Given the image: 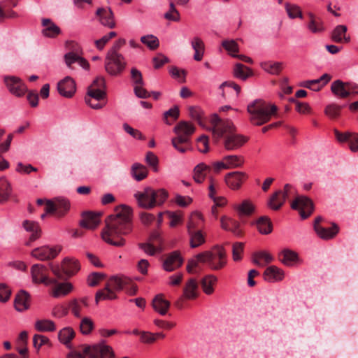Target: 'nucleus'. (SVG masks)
Masks as SVG:
<instances>
[{"label":"nucleus","instance_id":"obj_1","mask_svg":"<svg viewBox=\"0 0 358 358\" xmlns=\"http://www.w3.org/2000/svg\"><path fill=\"white\" fill-rule=\"evenodd\" d=\"M131 215L132 210L127 205L115 207L114 213L106 219V227L101 233L103 241L116 247L124 246L125 240L122 236L132 231Z\"/></svg>","mask_w":358,"mask_h":358},{"label":"nucleus","instance_id":"obj_2","mask_svg":"<svg viewBox=\"0 0 358 358\" xmlns=\"http://www.w3.org/2000/svg\"><path fill=\"white\" fill-rule=\"evenodd\" d=\"M210 122L213 135L217 138L223 137L225 150H238L248 141L246 136L235 132L236 129L231 120H222L217 114L214 113L211 115Z\"/></svg>","mask_w":358,"mask_h":358},{"label":"nucleus","instance_id":"obj_3","mask_svg":"<svg viewBox=\"0 0 358 358\" xmlns=\"http://www.w3.org/2000/svg\"><path fill=\"white\" fill-rule=\"evenodd\" d=\"M199 264L206 265L212 270H220L227 264V253L223 246L216 245L209 250H205L194 255L188 260L187 271L192 273Z\"/></svg>","mask_w":358,"mask_h":358},{"label":"nucleus","instance_id":"obj_4","mask_svg":"<svg viewBox=\"0 0 358 358\" xmlns=\"http://www.w3.org/2000/svg\"><path fill=\"white\" fill-rule=\"evenodd\" d=\"M250 122L257 126L262 125L270 120L277 111V106L270 105L262 99H256L247 107Z\"/></svg>","mask_w":358,"mask_h":358},{"label":"nucleus","instance_id":"obj_5","mask_svg":"<svg viewBox=\"0 0 358 358\" xmlns=\"http://www.w3.org/2000/svg\"><path fill=\"white\" fill-rule=\"evenodd\" d=\"M134 196L138 206L150 210L162 205L168 197V193L164 189L155 190L150 187H146L135 192Z\"/></svg>","mask_w":358,"mask_h":358},{"label":"nucleus","instance_id":"obj_6","mask_svg":"<svg viewBox=\"0 0 358 358\" xmlns=\"http://www.w3.org/2000/svg\"><path fill=\"white\" fill-rule=\"evenodd\" d=\"M176 136L171 140L172 145L181 153L185 152L189 145L190 137L195 131L194 126L187 121L179 122L173 128Z\"/></svg>","mask_w":358,"mask_h":358},{"label":"nucleus","instance_id":"obj_7","mask_svg":"<svg viewBox=\"0 0 358 358\" xmlns=\"http://www.w3.org/2000/svg\"><path fill=\"white\" fill-rule=\"evenodd\" d=\"M114 358L115 352L113 348L101 341L97 344L92 345H85L83 352L73 351L70 353L72 358Z\"/></svg>","mask_w":358,"mask_h":358},{"label":"nucleus","instance_id":"obj_8","mask_svg":"<svg viewBox=\"0 0 358 358\" xmlns=\"http://www.w3.org/2000/svg\"><path fill=\"white\" fill-rule=\"evenodd\" d=\"M127 62L122 54L106 53L105 70L111 76H118L125 69Z\"/></svg>","mask_w":358,"mask_h":358},{"label":"nucleus","instance_id":"obj_9","mask_svg":"<svg viewBox=\"0 0 358 358\" xmlns=\"http://www.w3.org/2000/svg\"><path fill=\"white\" fill-rule=\"evenodd\" d=\"M106 93L103 89L89 87L85 97L86 103L93 109L102 108L106 103L103 101Z\"/></svg>","mask_w":358,"mask_h":358},{"label":"nucleus","instance_id":"obj_10","mask_svg":"<svg viewBox=\"0 0 358 358\" xmlns=\"http://www.w3.org/2000/svg\"><path fill=\"white\" fill-rule=\"evenodd\" d=\"M69 208L70 203L64 198H57L55 201H45V210L46 213H55L58 217H62Z\"/></svg>","mask_w":358,"mask_h":358},{"label":"nucleus","instance_id":"obj_11","mask_svg":"<svg viewBox=\"0 0 358 358\" xmlns=\"http://www.w3.org/2000/svg\"><path fill=\"white\" fill-rule=\"evenodd\" d=\"M62 250V247L55 245L49 247L44 245L35 248L31 251V256L40 261H45L56 257Z\"/></svg>","mask_w":358,"mask_h":358},{"label":"nucleus","instance_id":"obj_12","mask_svg":"<svg viewBox=\"0 0 358 358\" xmlns=\"http://www.w3.org/2000/svg\"><path fill=\"white\" fill-rule=\"evenodd\" d=\"M292 209L297 210L302 219H306L310 216L313 211V203L312 201L306 196H299L294 201L291 205Z\"/></svg>","mask_w":358,"mask_h":358},{"label":"nucleus","instance_id":"obj_13","mask_svg":"<svg viewBox=\"0 0 358 358\" xmlns=\"http://www.w3.org/2000/svg\"><path fill=\"white\" fill-rule=\"evenodd\" d=\"M4 82L9 92L16 96H21L27 92V87L20 78L15 76H6Z\"/></svg>","mask_w":358,"mask_h":358},{"label":"nucleus","instance_id":"obj_14","mask_svg":"<svg viewBox=\"0 0 358 358\" xmlns=\"http://www.w3.org/2000/svg\"><path fill=\"white\" fill-rule=\"evenodd\" d=\"M46 267L43 264H34L31 266V273L33 281L36 283H43L49 285L51 283H56V280L49 279L46 275Z\"/></svg>","mask_w":358,"mask_h":358},{"label":"nucleus","instance_id":"obj_15","mask_svg":"<svg viewBox=\"0 0 358 358\" xmlns=\"http://www.w3.org/2000/svg\"><path fill=\"white\" fill-rule=\"evenodd\" d=\"M101 215L100 213L84 212L82 214L80 225L87 229H94L96 228L101 222Z\"/></svg>","mask_w":358,"mask_h":358},{"label":"nucleus","instance_id":"obj_16","mask_svg":"<svg viewBox=\"0 0 358 358\" xmlns=\"http://www.w3.org/2000/svg\"><path fill=\"white\" fill-rule=\"evenodd\" d=\"M57 90L62 96L70 98L76 91V83L71 77L66 76L58 83Z\"/></svg>","mask_w":358,"mask_h":358},{"label":"nucleus","instance_id":"obj_17","mask_svg":"<svg viewBox=\"0 0 358 358\" xmlns=\"http://www.w3.org/2000/svg\"><path fill=\"white\" fill-rule=\"evenodd\" d=\"M61 267L65 276L71 277L74 275L80 268L79 262L73 257H65L62 263Z\"/></svg>","mask_w":358,"mask_h":358},{"label":"nucleus","instance_id":"obj_18","mask_svg":"<svg viewBox=\"0 0 358 358\" xmlns=\"http://www.w3.org/2000/svg\"><path fill=\"white\" fill-rule=\"evenodd\" d=\"M182 258L178 251L171 252L164 260L163 268L165 271L171 272L180 267L182 264Z\"/></svg>","mask_w":358,"mask_h":358},{"label":"nucleus","instance_id":"obj_19","mask_svg":"<svg viewBox=\"0 0 358 358\" xmlns=\"http://www.w3.org/2000/svg\"><path fill=\"white\" fill-rule=\"evenodd\" d=\"M197 283L194 279H190L184 288L183 296H182L176 303L179 308H182L183 298L193 299L196 297Z\"/></svg>","mask_w":358,"mask_h":358},{"label":"nucleus","instance_id":"obj_20","mask_svg":"<svg viewBox=\"0 0 358 358\" xmlns=\"http://www.w3.org/2000/svg\"><path fill=\"white\" fill-rule=\"evenodd\" d=\"M245 178L246 174L244 172L235 171L227 173L225 176V181L231 189H236L241 187Z\"/></svg>","mask_w":358,"mask_h":358},{"label":"nucleus","instance_id":"obj_21","mask_svg":"<svg viewBox=\"0 0 358 358\" xmlns=\"http://www.w3.org/2000/svg\"><path fill=\"white\" fill-rule=\"evenodd\" d=\"M284 277V271L275 266H268L264 272V280L269 282L281 281Z\"/></svg>","mask_w":358,"mask_h":358},{"label":"nucleus","instance_id":"obj_22","mask_svg":"<svg viewBox=\"0 0 358 358\" xmlns=\"http://www.w3.org/2000/svg\"><path fill=\"white\" fill-rule=\"evenodd\" d=\"M96 15L99 16L101 23L110 29L115 27L113 13L110 8H100L96 12Z\"/></svg>","mask_w":358,"mask_h":358},{"label":"nucleus","instance_id":"obj_23","mask_svg":"<svg viewBox=\"0 0 358 358\" xmlns=\"http://www.w3.org/2000/svg\"><path fill=\"white\" fill-rule=\"evenodd\" d=\"M50 285H54L51 295L55 298L64 296L73 290V285L69 282H58L56 280V283H51Z\"/></svg>","mask_w":358,"mask_h":358},{"label":"nucleus","instance_id":"obj_24","mask_svg":"<svg viewBox=\"0 0 358 358\" xmlns=\"http://www.w3.org/2000/svg\"><path fill=\"white\" fill-rule=\"evenodd\" d=\"M187 234L189 238V245L192 248H198L206 242V233L201 229L189 231Z\"/></svg>","mask_w":358,"mask_h":358},{"label":"nucleus","instance_id":"obj_25","mask_svg":"<svg viewBox=\"0 0 358 358\" xmlns=\"http://www.w3.org/2000/svg\"><path fill=\"white\" fill-rule=\"evenodd\" d=\"M211 171V167L205 163L197 164L193 170V179L196 183H202Z\"/></svg>","mask_w":358,"mask_h":358},{"label":"nucleus","instance_id":"obj_26","mask_svg":"<svg viewBox=\"0 0 358 358\" xmlns=\"http://www.w3.org/2000/svg\"><path fill=\"white\" fill-rule=\"evenodd\" d=\"M14 306L17 311L22 312L29 308V295L25 291H20L15 296Z\"/></svg>","mask_w":358,"mask_h":358},{"label":"nucleus","instance_id":"obj_27","mask_svg":"<svg viewBox=\"0 0 358 358\" xmlns=\"http://www.w3.org/2000/svg\"><path fill=\"white\" fill-rule=\"evenodd\" d=\"M348 83H343L337 80L331 83V90L332 93L339 98H346L350 94V90L347 87Z\"/></svg>","mask_w":358,"mask_h":358},{"label":"nucleus","instance_id":"obj_28","mask_svg":"<svg viewBox=\"0 0 358 358\" xmlns=\"http://www.w3.org/2000/svg\"><path fill=\"white\" fill-rule=\"evenodd\" d=\"M74 337L75 331L70 327H64L58 332V339L59 342L68 348H71V341Z\"/></svg>","mask_w":358,"mask_h":358},{"label":"nucleus","instance_id":"obj_29","mask_svg":"<svg viewBox=\"0 0 358 358\" xmlns=\"http://www.w3.org/2000/svg\"><path fill=\"white\" fill-rule=\"evenodd\" d=\"M286 199V192H282L281 190L277 191L269 199L268 206L272 210H277L284 204Z\"/></svg>","mask_w":358,"mask_h":358},{"label":"nucleus","instance_id":"obj_30","mask_svg":"<svg viewBox=\"0 0 358 358\" xmlns=\"http://www.w3.org/2000/svg\"><path fill=\"white\" fill-rule=\"evenodd\" d=\"M347 27L345 25H338L332 31L331 39L336 43H349L350 37L346 35Z\"/></svg>","mask_w":358,"mask_h":358},{"label":"nucleus","instance_id":"obj_31","mask_svg":"<svg viewBox=\"0 0 358 358\" xmlns=\"http://www.w3.org/2000/svg\"><path fill=\"white\" fill-rule=\"evenodd\" d=\"M203 222V217L200 212L194 211L192 213L187 224V231L201 229Z\"/></svg>","mask_w":358,"mask_h":358},{"label":"nucleus","instance_id":"obj_32","mask_svg":"<svg viewBox=\"0 0 358 358\" xmlns=\"http://www.w3.org/2000/svg\"><path fill=\"white\" fill-rule=\"evenodd\" d=\"M170 306V303L162 294H157L152 300V307L155 311L162 315H166Z\"/></svg>","mask_w":358,"mask_h":358},{"label":"nucleus","instance_id":"obj_33","mask_svg":"<svg viewBox=\"0 0 358 358\" xmlns=\"http://www.w3.org/2000/svg\"><path fill=\"white\" fill-rule=\"evenodd\" d=\"M331 77L327 73L323 74L317 79L308 80L304 87L310 88L314 91H318L322 89L331 80Z\"/></svg>","mask_w":358,"mask_h":358},{"label":"nucleus","instance_id":"obj_34","mask_svg":"<svg viewBox=\"0 0 358 358\" xmlns=\"http://www.w3.org/2000/svg\"><path fill=\"white\" fill-rule=\"evenodd\" d=\"M315 232L322 239H331L334 238L338 232V227L336 224H333L332 227L325 228L323 227H315Z\"/></svg>","mask_w":358,"mask_h":358},{"label":"nucleus","instance_id":"obj_35","mask_svg":"<svg viewBox=\"0 0 358 358\" xmlns=\"http://www.w3.org/2000/svg\"><path fill=\"white\" fill-rule=\"evenodd\" d=\"M42 25L45 27L42 32L47 37H55L61 32L59 27L50 19H43Z\"/></svg>","mask_w":358,"mask_h":358},{"label":"nucleus","instance_id":"obj_36","mask_svg":"<svg viewBox=\"0 0 358 358\" xmlns=\"http://www.w3.org/2000/svg\"><path fill=\"white\" fill-rule=\"evenodd\" d=\"M273 257L266 251H259L253 254L252 262L259 266H265L273 261Z\"/></svg>","mask_w":358,"mask_h":358},{"label":"nucleus","instance_id":"obj_37","mask_svg":"<svg viewBox=\"0 0 358 358\" xmlns=\"http://www.w3.org/2000/svg\"><path fill=\"white\" fill-rule=\"evenodd\" d=\"M129 282L130 279L125 276H113L110 278L107 284L116 292L122 290Z\"/></svg>","mask_w":358,"mask_h":358},{"label":"nucleus","instance_id":"obj_38","mask_svg":"<svg viewBox=\"0 0 358 358\" xmlns=\"http://www.w3.org/2000/svg\"><path fill=\"white\" fill-rule=\"evenodd\" d=\"M34 328L40 332H52L57 329L55 322L49 319L37 320Z\"/></svg>","mask_w":358,"mask_h":358},{"label":"nucleus","instance_id":"obj_39","mask_svg":"<svg viewBox=\"0 0 358 358\" xmlns=\"http://www.w3.org/2000/svg\"><path fill=\"white\" fill-rule=\"evenodd\" d=\"M22 225L27 231L31 233L29 238L30 241H34L41 236V229L36 222L24 220Z\"/></svg>","mask_w":358,"mask_h":358},{"label":"nucleus","instance_id":"obj_40","mask_svg":"<svg viewBox=\"0 0 358 358\" xmlns=\"http://www.w3.org/2000/svg\"><path fill=\"white\" fill-rule=\"evenodd\" d=\"M117 299L115 292L106 283L105 287L99 290L95 295V301L98 303L100 300H114Z\"/></svg>","mask_w":358,"mask_h":358},{"label":"nucleus","instance_id":"obj_41","mask_svg":"<svg viewBox=\"0 0 358 358\" xmlns=\"http://www.w3.org/2000/svg\"><path fill=\"white\" fill-rule=\"evenodd\" d=\"M192 48L194 50V59L201 61L204 55V43L199 37H194L191 41Z\"/></svg>","mask_w":358,"mask_h":358},{"label":"nucleus","instance_id":"obj_42","mask_svg":"<svg viewBox=\"0 0 358 358\" xmlns=\"http://www.w3.org/2000/svg\"><path fill=\"white\" fill-rule=\"evenodd\" d=\"M280 261L286 266H292L298 258L297 254L291 250L285 249L279 254Z\"/></svg>","mask_w":358,"mask_h":358},{"label":"nucleus","instance_id":"obj_43","mask_svg":"<svg viewBox=\"0 0 358 358\" xmlns=\"http://www.w3.org/2000/svg\"><path fill=\"white\" fill-rule=\"evenodd\" d=\"M256 225L259 232L262 234H268L273 229L270 219L266 216L259 217L256 222Z\"/></svg>","mask_w":358,"mask_h":358},{"label":"nucleus","instance_id":"obj_44","mask_svg":"<svg viewBox=\"0 0 358 358\" xmlns=\"http://www.w3.org/2000/svg\"><path fill=\"white\" fill-rule=\"evenodd\" d=\"M12 188L5 178H0V203L6 201L10 196Z\"/></svg>","mask_w":358,"mask_h":358},{"label":"nucleus","instance_id":"obj_45","mask_svg":"<svg viewBox=\"0 0 358 358\" xmlns=\"http://www.w3.org/2000/svg\"><path fill=\"white\" fill-rule=\"evenodd\" d=\"M227 169H234L243 165V157L240 155H227L223 157Z\"/></svg>","mask_w":358,"mask_h":358},{"label":"nucleus","instance_id":"obj_46","mask_svg":"<svg viewBox=\"0 0 358 358\" xmlns=\"http://www.w3.org/2000/svg\"><path fill=\"white\" fill-rule=\"evenodd\" d=\"M131 175L137 181H141L147 177L148 171L143 165L135 163L131 167Z\"/></svg>","mask_w":358,"mask_h":358},{"label":"nucleus","instance_id":"obj_47","mask_svg":"<svg viewBox=\"0 0 358 358\" xmlns=\"http://www.w3.org/2000/svg\"><path fill=\"white\" fill-rule=\"evenodd\" d=\"M234 75L236 78L245 80L252 75V71L243 64L238 63L234 66Z\"/></svg>","mask_w":358,"mask_h":358},{"label":"nucleus","instance_id":"obj_48","mask_svg":"<svg viewBox=\"0 0 358 358\" xmlns=\"http://www.w3.org/2000/svg\"><path fill=\"white\" fill-rule=\"evenodd\" d=\"M261 66L265 71L273 75H277L282 69V63L268 62L262 63Z\"/></svg>","mask_w":358,"mask_h":358},{"label":"nucleus","instance_id":"obj_49","mask_svg":"<svg viewBox=\"0 0 358 358\" xmlns=\"http://www.w3.org/2000/svg\"><path fill=\"white\" fill-rule=\"evenodd\" d=\"M217 278L213 275H208L206 276L201 282V286L203 292L207 294H210L213 292V285L216 282Z\"/></svg>","mask_w":358,"mask_h":358},{"label":"nucleus","instance_id":"obj_50","mask_svg":"<svg viewBox=\"0 0 358 358\" xmlns=\"http://www.w3.org/2000/svg\"><path fill=\"white\" fill-rule=\"evenodd\" d=\"M141 41L152 50H156L159 45V39L157 36L152 34L142 36L141 38Z\"/></svg>","mask_w":358,"mask_h":358},{"label":"nucleus","instance_id":"obj_51","mask_svg":"<svg viewBox=\"0 0 358 358\" xmlns=\"http://www.w3.org/2000/svg\"><path fill=\"white\" fill-rule=\"evenodd\" d=\"M94 328L93 320L88 317L82 318L80 323V332L83 335H89Z\"/></svg>","mask_w":358,"mask_h":358},{"label":"nucleus","instance_id":"obj_52","mask_svg":"<svg viewBox=\"0 0 358 358\" xmlns=\"http://www.w3.org/2000/svg\"><path fill=\"white\" fill-rule=\"evenodd\" d=\"M240 216L249 215L254 211V206L249 201H244L236 207Z\"/></svg>","mask_w":358,"mask_h":358},{"label":"nucleus","instance_id":"obj_53","mask_svg":"<svg viewBox=\"0 0 358 358\" xmlns=\"http://www.w3.org/2000/svg\"><path fill=\"white\" fill-rule=\"evenodd\" d=\"M141 248L145 253L148 255L153 256L157 253L162 251V248L159 246H155L151 242L143 243L138 244Z\"/></svg>","mask_w":358,"mask_h":358},{"label":"nucleus","instance_id":"obj_54","mask_svg":"<svg viewBox=\"0 0 358 358\" xmlns=\"http://www.w3.org/2000/svg\"><path fill=\"white\" fill-rule=\"evenodd\" d=\"M285 10L289 17L292 19H294L296 17H299L301 19L303 17L302 13L299 6L296 4L286 3Z\"/></svg>","mask_w":358,"mask_h":358},{"label":"nucleus","instance_id":"obj_55","mask_svg":"<svg viewBox=\"0 0 358 358\" xmlns=\"http://www.w3.org/2000/svg\"><path fill=\"white\" fill-rule=\"evenodd\" d=\"M164 17L168 20L178 22L180 19V15L178 10L176 8L173 2L169 4V10L164 13Z\"/></svg>","mask_w":358,"mask_h":358},{"label":"nucleus","instance_id":"obj_56","mask_svg":"<svg viewBox=\"0 0 358 358\" xmlns=\"http://www.w3.org/2000/svg\"><path fill=\"white\" fill-rule=\"evenodd\" d=\"M188 111L189 117L201 124L203 117V110L199 106H189Z\"/></svg>","mask_w":358,"mask_h":358},{"label":"nucleus","instance_id":"obj_57","mask_svg":"<svg viewBox=\"0 0 358 358\" xmlns=\"http://www.w3.org/2000/svg\"><path fill=\"white\" fill-rule=\"evenodd\" d=\"M117 36V33L115 31H110L108 34L103 36L100 39L95 41V45L97 49L101 50L103 49L105 45L108 43V41Z\"/></svg>","mask_w":358,"mask_h":358},{"label":"nucleus","instance_id":"obj_58","mask_svg":"<svg viewBox=\"0 0 358 358\" xmlns=\"http://www.w3.org/2000/svg\"><path fill=\"white\" fill-rule=\"evenodd\" d=\"M50 344V339L41 334H35L33 336V345L36 350H39L43 345Z\"/></svg>","mask_w":358,"mask_h":358},{"label":"nucleus","instance_id":"obj_59","mask_svg":"<svg viewBox=\"0 0 358 358\" xmlns=\"http://www.w3.org/2000/svg\"><path fill=\"white\" fill-rule=\"evenodd\" d=\"M105 277L104 273L100 272H94L87 277V284L90 287H94L99 284Z\"/></svg>","mask_w":358,"mask_h":358},{"label":"nucleus","instance_id":"obj_60","mask_svg":"<svg viewBox=\"0 0 358 358\" xmlns=\"http://www.w3.org/2000/svg\"><path fill=\"white\" fill-rule=\"evenodd\" d=\"M222 45L231 56L232 55H236L235 53L238 52V45L234 40L223 41Z\"/></svg>","mask_w":358,"mask_h":358},{"label":"nucleus","instance_id":"obj_61","mask_svg":"<svg viewBox=\"0 0 358 358\" xmlns=\"http://www.w3.org/2000/svg\"><path fill=\"white\" fill-rule=\"evenodd\" d=\"M123 129L125 131V132H127L128 134H129L134 138L139 140H143L145 138L142 133L139 130L134 129L127 123L123 124Z\"/></svg>","mask_w":358,"mask_h":358},{"label":"nucleus","instance_id":"obj_62","mask_svg":"<svg viewBox=\"0 0 358 358\" xmlns=\"http://www.w3.org/2000/svg\"><path fill=\"white\" fill-rule=\"evenodd\" d=\"M341 107L336 104H331L326 107L325 113L330 118H336L339 116Z\"/></svg>","mask_w":358,"mask_h":358},{"label":"nucleus","instance_id":"obj_63","mask_svg":"<svg viewBox=\"0 0 358 358\" xmlns=\"http://www.w3.org/2000/svg\"><path fill=\"white\" fill-rule=\"evenodd\" d=\"M243 252V244L240 242L235 243L233 245L232 255L233 259L236 262L240 261L242 258L241 255Z\"/></svg>","mask_w":358,"mask_h":358},{"label":"nucleus","instance_id":"obj_64","mask_svg":"<svg viewBox=\"0 0 358 358\" xmlns=\"http://www.w3.org/2000/svg\"><path fill=\"white\" fill-rule=\"evenodd\" d=\"M197 147L199 152L206 153L209 150L208 139L206 136H200L197 140Z\"/></svg>","mask_w":358,"mask_h":358}]
</instances>
